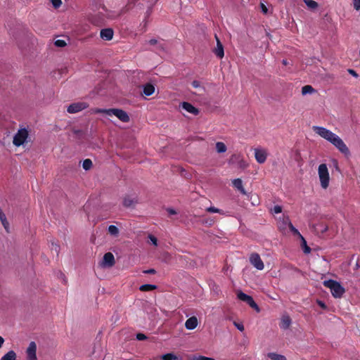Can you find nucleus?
<instances>
[{"mask_svg": "<svg viewBox=\"0 0 360 360\" xmlns=\"http://www.w3.org/2000/svg\"><path fill=\"white\" fill-rule=\"evenodd\" d=\"M215 38L217 41V46L214 50V53L217 57L222 58L224 56V46L217 35L215 36Z\"/></svg>", "mask_w": 360, "mask_h": 360, "instance_id": "13", "label": "nucleus"}, {"mask_svg": "<svg viewBox=\"0 0 360 360\" xmlns=\"http://www.w3.org/2000/svg\"><path fill=\"white\" fill-rule=\"evenodd\" d=\"M318 175L323 189H326L329 186L330 175L326 164H321L318 168Z\"/></svg>", "mask_w": 360, "mask_h": 360, "instance_id": "4", "label": "nucleus"}, {"mask_svg": "<svg viewBox=\"0 0 360 360\" xmlns=\"http://www.w3.org/2000/svg\"><path fill=\"white\" fill-rule=\"evenodd\" d=\"M37 346L35 342H30L25 350V360H38L37 356Z\"/></svg>", "mask_w": 360, "mask_h": 360, "instance_id": "7", "label": "nucleus"}, {"mask_svg": "<svg viewBox=\"0 0 360 360\" xmlns=\"http://www.w3.org/2000/svg\"><path fill=\"white\" fill-rule=\"evenodd\" d=\"M203 223L204 224H208L209 225H212L213 221L212 220H210V221L207 220V221H204Z\"/></svg>", "mask_w": 360, "mask_h": 360, "instance_id": "51", "label": "nucleus"}, {"mask_svg": "<svg viewBox=\"0 0 360 360\" xmlns=\"http://www.w3.org/2000/svg\"><path fill=\"white\" fill-rule=\"evenodd\" d=\"M141 25H143V28L146 29V27L147 26V21L146 20L143 21L142 23L141 24Z\"/></svg>", "mask_w": 360, "mask_h": 360, "instance_id": "52", "label": "nucleus"}, {"mask_svg": "<svg viewBox=\"0 0 360 360\" xmlns=\"http://www.w3.org/2000/svg\"><path fill=\"white\" fill-rule=\"evenodd\" d=\"M155 91V87L151 84H147L143 86V94L146 96H150L152 95Z\"/></svg>", "mask_w": 360, "mask_h": 360, "instance_id": "20", "label": "nucleus"}, {"mask_svg": "<svg viewBox=\"0 0 360 360\" xmlns=\"http://www.w3.org/2000/svg\"><path fill=\"white\" fill-rule=\"evenodd\" d=\"M87 107L88 104L84 102L74 103L68 107L67 111L69 113H77L86 109Z\"/></svg>", "mask_w": 360, "mask_h": 360, "instance_id": "9", "label": "nucleus"}, {"mask_svg": "<svg viewBox=\"0 0 360 360\" xmlns=\"http://www.w3.org/2000/svg\"><path fill=\"white\" fill-rule=\"evenodd\" d=\"M29 133L26 129H21L15 134L13 140L14 146L19 147L23 146L27 141Z\"/></svg>", "mask_w": 360, "mask_h": 360, "instance_id": "5", "label": "nucleus"}, {"mask_svg": "<svg viewBox=\"0 0 360 360\" xmlns=\"http://www.w3.org/2000/svg\"><path fill=\"white\" fill-rule=\"evenodd\" d=\"M353 6L356 11H359L360 9V0H352Z\"/></svg>", "mask_w": 360, "mask_h": 360, "instance_id": "37", "label": "nucleus"}, {"mask_svg": "<svg viewBox=\"0 0 360 360\" xmlns=\"http://www.w3.org/2000/svg\"><path fill=\"white\" fill-rule=\"evenodd\" d=\"M241 165H243V166H244V167H245V166H246V165H245V162L241 163Z\"/></svg>", "mask_w": 360, "mask_h": 360, "instance_id": "56", "label": "nucleus"}, {"mask_svg": "<svg viewBox=\"0 0 360 360\" xmlns=\"http://www.w3.org/2000/svg\"><path fill=\"white\" fill-rule=\"evenodd\" d=\"M250 262L251 264L258 270H262L264 268V264L261 259L260 256L257 253H252L250 256Z\"/></svg>", "mask_w": 360, "mask_h": 360, "instance_id": "8", "label": "nucleus"}, {"mask_svg": "<svg viewBox=\"0 0 360 360\" xmlns=\"http://www.w3.org/2000/svg\"><path fill=\"white\" fill-rule=\"evenodd\" d=\"M300 238H301V240H302V247L304 248L305 246H307V242L305 240V239L302 237V236H300Z\"/></svg>", "mask_w": 360, "mask_h": 360, "instance_id": "48", "label": "nucleus"}, {"mask_svg": "<svg viewBox=\"0 0 360 360\" xmlns=\"http://www.w3.org/2000/svg\"><path fill=\"white\" fill-rule=\"evenodd\" d=\"M181 108L185 110L186 112L193 114L198 115L199 113V110L195 108L193 105L188 102H183L181 104Z\"/></svg>", "mask_w": 360, "mask_h": 360, "instance_id": "16", "label": "nucleus"}, {"mask_svg": "<svg viewBox=\"0 0 360 360\" xmlns=\"http://www.w3.org/2000/svg\"><path fill=\"white\" fill-rule=\"evenodd\" d=\"M52 250H55V252L58 254L59 252V250H60V247L57 244H55V243H52Z\"/></svg>", "mask_w": 360, "mask_h": 360, "instance_id": "42", "label": "nucleus"}, {"mask_svg": "<svg viewBox=\"0 0 360 360\" xmlns=\"http://www.w3.org/2000/svg\"><path fill=\"white\" fill-rule=\"evenodd\" d=\"M148 238L150 240V241L151 242V243L153 245H154L155 246H158V239L156 237H155L152 234H149L148 236Z\"/></svg>", "mask_w": 360, "mask_h": 360, "instance_id": "33", "label": "nucleus"}, {"mask_svg": "<svg viewBox=\"0 0 360 360\" xmlns=\"http://www.w3.org/2000/svg\"><path fill=\"white\" fill-rule=\"evenodd\" d=\"M317 303L323 309H326V305L325 304L324 302H323L322 301H320V300H318L317 301Z\"/></svg>", "mask_w": 360, "mask_h": 360, "instance_id": "46", "label": "nucleus"}, {"mask_svg": "<svg viewBox=\"0 0 360 360\" xmlns=\"http://www.w3.org/2000/svg\"><path fill=\"white\" fill-rule=\"evenodd\" d=\"M166 210L168 212V214L170 215H174V214H177L176 211L173 208L169 207V208H167Z\"/></svg>", "mask_w": 360, "mask_h": 360, "instance_id": "41", "label": "nucleus"}, {"mask_svg": "<svg viewBox=\"0 0 360 360\" xmlns=\"http://www.w3.org/2000/svg\"><path fill=\"white\" fill-rule=\"evenodd\" d=\"M113 30L110 28L103 29L101 31L100 36L102 39L109 41L112 39Z\"/></svg>", "mask_w": 360, "mask_h": 360, "instance_id": "15", "label": "nucleus"}, {"mask_svg": "<svg viewBox=\"0 0 360 360\" xmlns=\"http://www.w3.org/2000/svg\"><path fill=\"white\" fill-rule=\"evenodd\" d=\"M191 360H215V359L213 358H211V357H207L205 356L198 355V356H193L191 358Z\"/></svg>", "mask_w": 360, "mask_h": 360, "instance_id": "31", "label": "nucleus"}, {"mask_svg": "<svg viewBox=\"0 0 360 360\" xmlns=\"http://www.w3.org/2000/svg\"><path fill=\"white\" fill-rule=\"evenodd\" d=\"M4 342V339L0 335V348L2 347L3 344Z\"/></svg>", "mask_w": 360, "mask_h": 360, "instance_id": "50", "label": "nucleus"}, {"mask_svg": "<svg viewBox=\"0 0 360 360\" xmlns=\"http://www.w3.org/2000/svg\"><path fill=\"white\" fill-rule=\"evenodd\" d=\"M206 211L208 212H211V213H219L221 214H224V212L223 210H219V209L212 207V206L207 207L206 209Z\"/></svg>", "mask_w": 360, "mask_h": 360, "instance_id": "30", "label": "nucleus"}, {"mask_svg": "<svg viewBox=\"0 0 360 360\" xmlns=\"http://www.w3.org/2000/svg\"><path fill=\"white\" fill-rule=\"evenodd\" d=\"M291 324V319L288 315H284L282 316L280 323V327L282 329L286 330L288 329Z\"/></svg>", "mask_w": 360, "mask_h": 360, "instance_id": "18", "label": "nucleus"}, {"mask_svg": "<svg viewBox=\"0 0 360 360\" xmlns=\"http://www.w3.org/2000/svg\"><path fill=\"white\" fill-rule=\"evenodd\" d=\"M282 63L284 65H287L288 64V62L287 60H282Z\"/></svg>", "mask_w": 360, "mask_h": 360, "instance_id": "53", "label": "nucleus"}, {"mask_svg": "<svg viewBox=\"0 0 360 360\" xmlns=\"http://www.w3.org/2000/svg\"><path fill=\"white\" fill-rule=\"evenodd\" d=\"M315 92V89L310 85H305L302 88V95L310 94Z\"/></svg>", "mask_w": 360, "mask_h": 360, "instance_id": "25", "label": "nucleus"}, {"mask_svg": "<svg viewBox=\"0 0 360 360\" xmlns=\"http://www.w3.org/2000/svg\"><path fill=\"white\" fill-rule=\"evenodd\" d=\"M233 324L240 331L242 332L244 330V326L242 323L234 322Z\"/></svg>", "mask_w": 360, "mask_h": 360, "instance_id": "39", "label": "nucleus"}, {"mask_svg": "<svg viewBox=\"0 0 360 360\" xmlns=\"http://www.w3.org/2000/svg\"><path fill=\"white\" fill-rule=\"evenodd\" d=\"M162 360H176L178 357L173 353H167L160 356Z\"/></svg>", "mask_w": 360, "mask_h": 360, "instance_id": "28", "label": "nucleus"}, {"mask_svg": "<svg viewBox=\"0 0 360 360\" xmlns=\"http://www.w3.org/2000/svg\"><path fill=\"white\" fill-rule=\"evenodd\" d=\"M241 165H243V166H244V167H245V166H246V165H245V162L241 163Z\"/></svg>", "mask_w": 360, "mask_h": 360, "instance_id": "55", "label": "nucleus"}, {"mask_svg": "<svg viewBox=\"0 0 360 360\" xmlns=\"http://www.w3.org/2000/svg\"><path fill=\"white\" fill-rule=\"evenodd\" d=\"M335 167L338 169V162L337 161H335Z\"/></svg>", "mask_w": 360, "mask_h": 360, "instance_id": "54", "label": "nucleus"}, {"mask_svg": "<svg viewBox=\"0 0 360 360\" xmlns=\"http://www.w3.org/2000/svg\"><path fill=\"white\" fill-rule=\"evenodd\" d=\"M316 229H317V231H319L321 233H324V232L327 231V230L328 229V227L326 224H321L317 226Z\"/></svg>", "mask_w": 360, "mask_h": 360, "instance_id": "32", "label": "nucleus"}, {"mask_svg": "<svg viewBox=\"0 0 360 360\" xmlns=\"http://www.w3.org/2000/svg\"><path fill=\"white\" fill-rule=\"evenodd\" d=\"M267 356L272 360H287L285 356H284L283 355L274 352L269 353Z\"/></svg>", "mask_w": 360, "mask_h": 360, "instance_id": "23", "label": "nucleus"}, {"mask_svg": "<svg viewBox=\"0 0 360 360\" xmlns=\"http://www.w3.org/2000/svg\"><path fill=\"white\" fill-rule=\"evenodd\" d=\"M146 338H147V337L144 334H143V333H138L136 335V339L138 340H144Z\"/></svg>", "mask_w": 360, "mask_h": 360, "instance_id": "40", "label": "nucleus"}, {"mask_svg": "<svg viewBox=\"0 0 360 360\" xmlns=\"http://www.w3.org/2000/svg\"><path fill=\"white\" fill-rule=\"evenodd\" d=\"M191 84H192L193 88L201 89L204 90V88L201 86L200 82H198L197 80L193 81Z\"/></svg>", "mask_w": 360, "mask_h": 360, "instance_id": "36", "label": "nucleus"}, {"mask_svg": "<svg viewBox=\"0 0 360 360\" xmlns=\"http://www.w3.org/2000/svg\"><path fill=\"white\" fill-rule=\"evenodd\" d=\"M304 248V252L305 253H309V252H310L311 249H310L307 245V246H305V247H304V248Z\"/></svg>", "mask_w": 360, "mask_h": 360, "instance_id": "49", "label": "nucleus"}, {"mask_svg": "<svg viewBox=\"0 0 360 360\" xmlns=\"http://www.w3.org/2000/svg\"><path fill=\"white\" fill-rule=\"evenodd\" d=\"M285 226H288V227L290 229V230L292 231V233L295 235H297L300 237L301 234L300 233V232L298 231L297 229H296L293 225L292 224V223L290 222V219L288 217H283V224L282 225H280V227H282L283 229H285Z\"/></svg>", "mask_w": 360, "mask_h": 360, "instance_id": "14", "label": "nucleus"}, {"mask_svg": "<svg viewBox=\"0 0 360 360\" xmlns=\"http://www.w3.org/2000/svg\"><path fill=\"white\" fill-rule=\"evenodd\" d=\"M348 72L352 75L353 77H359V75L356 73V72L352 69H348Z\"/></svg>", "mask_w": 360, "mask_h": 360, "instance_id": "43", "label": "nucleus"}, {"mask_svg": "<svg viewBox=\"0 0 360 360\" xmlns=\"http://www.w3.org/2000/svg\"><path fill=\"white\" fill-rule=\"evenodd\" d=\"M255 157L257 162L259 164L265 162L267 158V150L264 148H255Z\"/></svg>", "mask_w": 360, "mask_h": 360, "instance_id": "11", "label": "nucleus"}, {"mask_svg": "<svg viewBox=\"0 0 360 360\" xmlns=\"http://www.w3.org/2000/svg\"><path fill=\"white\" fill-rule=\"evenodd\" d=\"M138 203V197L135 194L126 195L123 198V205L126 207H131Z\"/></svg>", "mask_w": 360, "mask_h": 360, "instance_id": "10", "label": "nucleus"}, {"mask_svg": "<svg viewBox=\"0 0 360 360\" xmlns=\"http://www.w3.org/2000/svg\"><path fill=\"white\" fill-rule=\"evenodd\" d=\"M233 186L238 189L242 194L245 195L246 192L243 186V181L240 179H236L233 181Z\"/></svg>", "mask_w": 360, "mask_h": 360, "instance_id": "19", "label": "nucleus"}, {"mask_svg": "<svg viewBox=\"0 0 360 360\" xmlns=\"http://www.w3.org/2000/svg\"><path fill=\"white\" fill-rule=\"evenodd\" d=\"M237 297L240 300L246 302L250 307L255 309L257 312L260 311L258 305L256 304V302L254 301L253 298L251 296L239 290L237 292Z\"/></svg>", "mask_w": 360, "mask_h": 360, "instance_id": "6", "label": "nucleus"}, {"mask_svg": "<svg viewBox=\"0 0 360 360\" xmlns=\"http://www.w3.org/2000/svg\"><path fill=\"white\" fill-rule=\"evenodd\" d=\"M323 285L330 290L331 294L335 297H341L345 292V288L335 281H324Z\"/></svg>", "mask_w": 360, "mask_h": 360, "instance_id": "3", "label": "nucleus"}, {"mask_svg": "<svg viewBox=\"0 0 360 360\" xmlns=\"http://www.w3.org/2000/svg\"><path fill=\"white\" fill-rule=\"evenodd\" d=\"M16 357V353L14 351L11 350L4 355L0 360H15Z\"/></svg>", "mask_w": 360, "mask_h": 360, "instance_id": "21", "label": "nucleus"}, {"mask_svg": "<svg viewBox=\"0 0 360 360\" xmlns=\"http://www.w3.org/2000/svg\"><path fill=\"white\" fill-rule=\"evenodd\" d=\"M115 257L112 253L107 252L103 256L101 266L103 267H111L115 264Z\"/></svg>", "mask_w": 360, "mask_h": 360, "instance_id": "12", "label": "nucleus"}, {"mask_svg": "<svg viewBox=\"0 0 360 360\" xmlns=\"http://www.w3.org/2000/svg\"><path fill=\"white\" fill-rule=\"evenodd\" d=\"M92 167V161L90 159H86L83 161L82 167L85 170H89Z\"/></svg>", "mask_w": 360, "mask_h": 360, "instance_id": "29", "label": "nucleus"}, {"mask_svg": "<svg viewBox=\"0 0 360 360\" xmlns=\"http://www.w3.org/2000/svg\"><path fill=\"white\" fill-rule=\"evenodd\" d=\"M312 129L316 134L333 144L345 156H349L350 155V151L348 147L344 143L342 139L337 134L323 127L313 126Z\"/></svg>", "mask_w": 360, "mask_h": 360, "instance_id": "1", "label": "nucleus"}, {"mask_svg": "<svg viewBox=\"0 0 360 360\" xmlns=\"http://www.w3.org/2000/svg\"><path fill=\"white\" fill-rule=\"evenodd\" d=\"M156 271L154 269H150L143 271L144 274H154Z\"/></svg>", "mask_w": 360, "mask_h": 360, "instance_id": "45", "label": "nucleus"}, {"mask_svg": "<svg viewBox=\"0 0 360 360\" xmlns=\"http://www.w3.org/2000/svg\"><path fill=\"white\" fill-rule=\"evenodd\" d=\"M94 113H104L108 115V116L114 115L117 117L120 121L123 122H129V116L128 114L122 109L118 108H110V109H102V108H96L94 110Z\"/></svg>", "mask_w": 360, "mask_h": 360, "instance_id": "2", "label": "nucleus"}, {"mask_svg": "<svg viewBox=\"0 0 360 360\" xmlns=\"http://www.w3.org/2000/svg\"><path fill=\"white\" fill-rule=\"evenodd\" d=\"M307 6L310 9H316L318 8V4L314 0H303Z\"/></svg>", "mask_w": 360, "mask_h": 360, "instance_id": "27", "label": "nucleus"}, {"mask_svg": "<svg viewBox=\"0 0 360 360\" xmlns=\"http://www.w3.org/2000/svg\"><path fill=\"white\" fill-rule=\"evenodd\" d=\"M216 150L217 153H225L227 150L226 146L223 142H217L216 143Z\"/></svg>", "mask_w": 360, "mask_h": 360, "instance_id": "22", "label": "nucleus"}, {"mask_svg": "<svg viewBox=\"0 0 360 360\" xmlns=\"http://www.w3.org/2000/svg\"><path fill=\"white\" fill-rule=\"evenodd\" d=\"M198 324V319L195 316H192L186 320L185 327L188 330H193L197 327Z\"/></svg>", "mask_w": 360, "mask_h": 360, "instance_id": "17", "label": "nucleus"}, {"mask_svg": "<svg viewBox=\"0 0 360 360\" xmlns=\"http://www.w3.org/2000/svg\"><path fill=\"white\" fill-rule=\"evenodd\" d=\"M158 41L155 39H151L148 41V44L150 45H155L157 44Z\"/></svg>", "mask_w": 360, "mask_h": 360, "instance_id": "47", "label": "nucleus"}, {"mask_svg": "<svg viewBox=\"0 0 360 360\" xmlns=\"http://www.w3.org/2000/svg\"><path fill=\"white\" fill-rule=\"evenodd\" d=\"M260 6H261V9H262V11L263 12V13L266 14L268 13V9H267L266 6L262 3H261Z\"/></svg>", "mask_w": 360, "mask_h": 360, "instance_id": "44", "label": "nucleus"}, {"mask_svg": "<svg viewBox=\"0 0 360 360\" xmlns=\"http://www.w3.org/2000/svg\"><path fill=\"white\" fill-rule=\"evenodd\" d=\"M157 288V286L155 285H151V284H144L140 286L139 290L141 291H151L153 290H155Z\"/></svg>", "mask_w": 360, "mask_h": 360, "instance_id": "24", "label": "nucleus"}, {"mask_svg": "<svg viewBox=\"0 0 360 360\" xmlns=\"http://www.w3.org/2000/svg\"><path fill=\"white\" fill-rule=\"evenodd\" d=\"M108 233L113 236H117L119 234V229L115 225H110L108 228Z\"/></svg>", "mask_w": 360, "mask_h": 360, "instance_id": "26", "label": "nucleus"}, {"mask_svg": "<svg viewBox=\"0 0 360 360\" xmlns=\"http://www.w3.org/2000/svg\"><path fill=\"white\" fill-rule=\"evenodd\" d=\"M55 8H58L62 5L61 0H50Z\"/></svg>", "mask_w": 360, "mask_h": 360, "instance_id": "34", "label": "nucleus"}, {"mask_svg": "<svg viewBox=\"0 0 360 360\" xmlns=\"http://www.w3.org/2000/svg\"><path fill=\"white\" fill-rule=\"evenodd\" d=\"M54 44L58 47H64L66 45V42L63 39H57L55 41Z\"/></svg>", "mask_w": 360, "mask_h": 360, "instance_id": "35", "label": "nucleus"}, {"mask_svg": "<svg viewBox=\"0 0 360 360\" xmlns=\"http://www.w3.org/2000/svg\"><path fill=\"white\" fill-rule=\"evenodd\" d=\"M273 212L275 214H279L282 212V207L280 205H276L273 208Z\"/></svg>", "mask_w": 360, "mask_h": 360, "instance_id": "38", "label": "nucleus"}]
</instances>
